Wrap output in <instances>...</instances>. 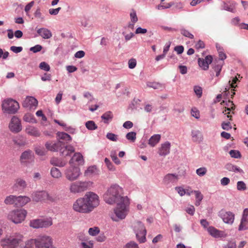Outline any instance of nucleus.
Returning a JSON list of instances; mask_svg holds the SVG:
<instances>
[{
	"instance_id": "f257e3e1",
	"label": "nucleus",
	"mask_w": 248,
	"mask_h": 248,
	"mask_svg": "<svg viewBox=\"0 0 248 248\" xmlns=\"http://www.w3.org/2000/svg\"><path fill=\"white\" fill-rule=\"evenodd\" d=\"M100 203L99 196L93 192H87L85 195L78 199L73 203L74 211L81 213H89Z\"/></svg>"
},
{
	"instance_id": "f03ea898",
	"label": "nucleus",
	"mask_w": 248,
	"mask_h": 248,
	"mask_svg": "<svg viewBox=\"0 0 248 248\" xmlns=\"http://www.w3.org/2000/svg\"><path fill=\"white\" fill-rule=\"evenodd\" d=\"M122 188L118 185H111L103 195L105 202L109 204L121 202L124 197L121 196Z\"/></svg>"
},
{
	"instance_id": "7ed1b4c3",
	"label": "nucleus",
	"mask_w": 248,
	"mask_h": 248,
	"mask_svg": "<svg viewBox=\"0 0 248 248\" xmlns=\"http://www.w3.org/2000/svg\"><path fill=\"white\" fill-rule=\"evenodd\" d=\"M0 245L3 248H22L24 246V237L18 233H13L1 239Z\"/></svg>"
},
{
	"instance_id": "20e7f679",
	"label": "nucleus",
	"mask_w": 248,
	"mask_h": 248,
	"mask_svg": "<svg viewBox=\"0 0 248 248\" xmlns=\"http://www.w3.org/2000/svg\"><path fill=\"white\" fill-rule=\"evenodd\" d=\"M129 203V199L126 196L117 202V206L114 209V215H111V218L114 221L124 219L128 213Z\"/></svg>"
},
{
	"instance_id": "39448f33",
	"label": "nucleus",
	"mask_w": 248,
	"mask_h": 248,
	"mask_svg": "<svg viewBox=\"0 0 248 248\" xmlns=\"http://www.w3.org/2000/svg\"><path fill=\"white\" fill-rule=\"evenodd\" d=\"M64 175L67 180L73 182L79 178L81 172L79 167L70 165L64 170Z\"/></svg>"
},
{
	"instance_id": "423d86ee",
	"label": "nucleus",
	"mask_w": 248,
	"mask_h": 248,
	"mask_svg": "<svg viewBox=\"0 0 248 248\" xmlns=\"http://www.w3.org/2000/svg\"><path fill=\"white\" fill-rule=\"evenodd\" d=\"M19 108V106L16 101L8 98L5 99L2 104V108L4 112L8 114H15Z\"/></svg>"
},
{
	"instance_id": "0eeeda50",
	"label": "nucleus",
	"mask_w": 248,
	"mask_h": 248,
	"mask_svg": "<svg viewBox=\"0 0 248 248\" xmlns=\"http://www.w3.org/2000/svg\"><path fill=\"white\" fill-rule=\"evenodd\" d=\"M133 228L138 241L140 243L145 242L146 241V230L144 224L140 221H136L134 223Z\"/></svg>"
},
{
	"instance_id": "6e6552de",
	"label": "nucleus",
	"mask_w": 248,
	"mask_h": 248,
	"mask_svg": "<svg viewBox=\"0 0 248 248\" xmlns=\"http://www.w3.org/2000/svg\"><path fill=\"white\" fill-rule=\"evenodd\" d=\"M35 248H55L52 245V239L49 236L42 235L35 239Z\"/></svg>"
},
{
	"instance_id": "1a4fd4ad",
	"label": "nucleus",
	"mask_w": 248,
	"mask_h": 248,
	"mask_svg": "<svg viewBox=\"0 0 248 248\" xmlns=\"http://www.w3.org/2000/svg\"><path fill=\"white\" fill-rule=\"evenodd\" d=\"M32 200L38 202L41 201L54 202L56 198L49 194L46 191H35L31 195Z\"/></svg>"
},
{
	"instance_id": "9d476101",
	"label": "nucleus",
	"mask_w": 248,
	"mask_h": 248,
	"mask_svg": "<svg viewBox=\"0 0 248 248\" xmlns=\"http://www.w3.org/2000/svg\"><path fill=\"white\" fill-rule=\"evenodd\" d=\"M27 215V212L24 209L16 210L11 211L8 218L15 223H19L23 221Z\"/></svg>"
},
{
	"instance_id": "9b49d317",
	"label": "nucleus",
	"mask_w": 248,
	"mask_h": 248,
	"mask_svg": "<svg viewBox=\"0 0 248 248\" xmlns=\"http://www.w3.org/2000/svg\"><path fill=\"white\" fill-rule=\"evenodd\" d=\"M51 217L33 219L30 221V226L33 228H47L52 225Z\"/></svg>"
},
{
	"instance_id": "f8f14e48",
	"label": "nucleus",
	"mask_w": 248,
	"mask_h": 248,
	"mask_svg": "<svg viewBox=\"0 0 248 248\" xmlns=\"http://www.w3.org/2000/svg\"><path fill=\"white\" fill-rule=\"evenodd\" d=\"M88 186V183L86 181H77L70 184L69 190L72 193L78 194L86 190Z\"/></svg>"
},
{
	"instance_id": "ddd939ff",
	"label": "nucleus",
	"mask_w": 248,
	"mask_h": 248,
	"mask_svg": "<svg viewBox=\"0 0 248 248\" xmlns=\"http://www.w3.org/2000/svg\"><path fill=\"white\" fill-rule=\"evenodd\" d=\"M9 128L13 133L19 132L22 130V125L20 119L16 116H13L9 123Z\"/></svg>"
},
{
	"instance_id": "4468645a",
	"label": "nucleus",
	"mask_w": 248,
	"mask_h": 248,
	"mask_svg": "<svg viewBox=\"0 0 248 248\" xmlns=\"http://www.w3.org/2000/svg\"><path fill=\"white\" fill-rule=\"evenodd\" d=\"M178 175L168 173L164 177L162 182L166 187H170L178 182Z\"/></svg>"
},
{
	"instance_id": "2eb2a0df",
	"label": "nucleus",
	"mask_w": 248,
	"mask_h": 248,
	"mask_svg": "<svg viewBox=\"0 0 248 248\" xmlns=\"http://www.w3.org/2000/svg\"><path fill=\"white\" fill-rule=\"evenodd\" d=\"M219 216L225 223L231 224L234 221V215L231 212L222 210L219 212Z\"/></svg>"
},
{
	"instance_id": "dca6fc26",
	"label": "nucleus",
	"mask_w": 248,
	"mask_h": 248,
	"mask_svg": "<svg viewBox=\"0 0 248 248\" xmlns=\"http://www.w3.org/2000/svg\"><path fill=\"white\" fill-rule=\"evenodd\" d=\"M57 139L58 141L60 142L61 146L64 145L65 143H67L72 140V137L69 134L63 132H57Z\"/></svg>"
},
{
	"instance_id": "f3484780",
	"label": "nucleus",
	"mask_w": 248,
	"mask_h": 248,
	"mask_svg": "<svg viewBox=\"0 0 248 248\" xmlns=\"http://www.w3.org/2000/svg\"><path fill=\"white\" fill-rule=\"evenodd\" d=\"M71 166H78L84 163V159L82 155L79 153H76L69 161Z\"/></svg>"
},
{
	"instance_id": "a211bd4d",
	"label": "nucleus",
	"mask_w": 248,
	"mask_h": 248,
	"mask_svg": "<svg viewBox=\"0 0 248 248\" xmlns=\"http://www.w3.org/2000/svg\"><path fill=\"white\" fill-rule=\"evenodd\" d=\"M213 61V58L211 55L206 56L205 59L199 58L198 64L199 66L204 70H206L209 68V64H210Z\"/></svg>"
},
{
	"instance_id": "6ab92c4d",
	"label": "nucleus",
	"mask_w": 248,
	"mask_h": 248,
	"mask_svg": "<svg viewBox=\"0 0 248 248\" xmlns=\"http://www.w3.org/2000/svg\"><path fill=\"white\" fill-rule=\"evenodd\" d=\"M34 159V155L32 152L31 150H27L22 153L20 156V161L21 163H27L31 162Z\"/></svg>"
},
{
	"instance_id": "aec40b11",
	"label": "nucleus",
	"mask_w": 248,
	"mask_h": 248,
	"mask_svg": "<svg viewBox=\"0 0 248 248\" xmlns=\"http://www.w3.org/2000/svg\"><path fill=\"white\" fill-rule=\"evenodd\" d=\"M61 144L58 141L57 142H52L51 141H47L45 144L46 149L51 152H57L60 151L61 147Z\"/></svg>"
},
{
	"instance_id": "412c9836",
	"label": "nucleus",
	"mask_w": 248,
	"mask_h": 248,
	"mask_svg": "<svg viewBox=\"0 0 248 248\" xmlns=\"http://www.w3.org/2000/svg\"><path fill=\"white\" fill-rule=\"evenodd\" d=\"M59 151L63 156H69L75 152V148L71 145H63L61 146Z\"/></svg>"
},
{
	"instance_id": "4be33fe9",
	"label": "nucleus",
	"mask_w": 248,
	"mask_h": 248,
	"mask_svg": "<svg viewBox=\"0 0 248 248\" xmlns=\"http://www.w3.org/2000/svg\"><path fill=\"white\" fill-rule=\"evenodd\" d=\"M170 144L169 142H166L161 144L159 148L158 153L160 156H166L170 153Z\"/></svg>"
},
{
	"instance_id": "5701e85b",
	"label": "nucleus",
	"mask_w": 248,
	"mask_h": 248,
	"mask_svg": "<svg viewBox=\"0 0 248 248\" xmlns=\"http://www.w3.org/2000/svg\"><path fill=\"white\" fill-rule=\"evenodd\" d=\"M38 104V101L32 96H27L23 103L24 107H36Z\"/></svg>"
},
{
	"instance_id": "b1692460",
	"label": "nucleus",
	"mask_w": 248,
	"mask_h": 248,
	"mask_svg": "<svg viewBox=\"0 0 248 248\" xmlns=\"http://www.w3.org/2000/svg\"><path fill=\"white\" fill-rule=\"evenodd\" d=\"M27 184L26 181L22 178H17L13 186V189L17 191L18 189H23L27 187Z\"/></svg>"
},
{
	"instance_id": "393cba45",
	"label": "nucleus",
	"mask_w": 248,
	"mask_h": 248,
	"mask_svg": "<svg viewBox=\"0 0 248 248\" xmlns=\"http://www.w3.org/2000/svg\"><path fill=\"white\" fill-rule=\"evenodd\" d=\"M208 232L212 236L215 238H219L224 236V232L217 230L215 228L210 226L207 228Z\"/></svg>"
},
{
	"instance_id": "a878e982",
	"label": "nucleus",
	"mask_w": 248,
	"mask_h": 248,
	"mask_svg": "<svg viewBox=\"0 0 248 248\" xmlns=\"http://www.w3.org/2000/svg\"><path fill=\"white\" fill-rule=\"evenodd\" d=\"M229 3V4L225 2H223L222 5V9L232 12V13H235V7L236 5V2L234 1H230Z\"/></svg>"
},
{
	"instance_id": "bb28decb",
	"label": "nucleus",
	"mask_w": 248,
	"mask_h": 248,
	"mask_svg": "<svg viewBox=\"0 0 248 248\" xmlns=\"http://www.w3.org/2000/svg\"><path fill=\"white\" fill-rule=\"evenodd\" d=\"M31 199L27 196H16V206H23L30 202Z\"/></svg>"
},
{
	"instance_id": "cd10ccee",
	"label": "nucleus",
	"mask_w": 248,
	"mask_h": 248,
	"mask_svg": "<svg viewBox=\"0 0 248 248\" xmlns=\"http://www.w3.org/2000/svg\"><path fill=\"white\" fill-rule=\"evenodd\" d=\"M37 32L44 39H49L52 37L51 32L46 28L39 29Z\"/></svg>"
},
{
	"instance_id": "c85d7f7f",
	"label": "nucleus",
	"mask_w": 248,
	"mask_h": 248,
	"mask_svg": "<svg viewBox=\"0 0 248 248\" xmlns=\"http://www.w3.org/2000/svg\"><path fill=\"white\" fill-rule=\"evenodd\" d=\"M225 168L226 170L230 171L239 172L241 174L244 173L243 170H242L240 168L231 163H227L225 165Z\"/></svg>"
},
{
	"instance_id": "c756f323",
	"label": "nucleus",
	"mask_w": 248,
	"mask_h": 248,
	"mask_svg": "<svg viewBox=\"0 0 248 248\" xmlns=\"http://www.w3.org/2000/svg\"><path fill=\"white\" fill-rule=\"evenodd\" d=\"M98 174V170L95 166L89 167L84 172V175L91 177Z\"/></svg>"
},
{
	"instance_id": "7c9ffc66",
	"label": "nucleus",
	"mask_w": 248,
	"mask_h": 248,
	"mask_svg": "<svg viewBox=\"0 0 248 248\" xmlns=\"http://www.w3.org/2000/svg\"><path fill=\"white\" fill-rule=\"evenodd\" d=\"M26 132L30 135L39 137L40 133L37 128L32 126H28L25 129Z\"/></svg>"
},
{
	"instance_id": "2f4dec72",
	"label": "nucleus",
	"mask_w": 248,
	"mask_h": 248,
	"mask_svg": "<svg viewBox=\"0 0 248 248\" xmlns=\"http://www.w3.org/2000/svg\"><path fill=\"white\" fill-rule=\"evenodd\" d=\"M113 117L112 113L108 111L104 113L101 118L105 124H108L112 121Z\"/></svg>"
},
{
	"instance_id": "473e14b6",
	"label": "nucleus",
	"mask_w": 248,
	"mask_h": 248,
	"mask_svg": "<svg viewBox=\"0 0 248 248\" xmlns=\"http://www.w3.org/2000/svg\"><path fill=\"white\" fill-rule=\"evenodd\" d=\"M161 136L159 134H155L152 136L149 139L148 144L152 146H155L160 140Z\"/></svg>"
},
{
	"instance_id": "72a5a7b5",
	"label": "nucleus",
	"mask_w": 248,
	"mask_h": 248,
	"mask_svg": "<svg viewBox=\"0 0 248 248\" xmlns=\"http://www.w3.org/2000/svg\"><path fill=\"white\" fill-rule=\"evenodd\" d=\"M189 187H187V195H190L192 193L195 194V198L196 200H198L200 201H202L203 199V195L202 194L201 192L199 190H194L192 191L190 189H189Z\"/></svg>"
},
{
	"instance_id": "f704fd0d",
	"label": "nucleus",
	"mask_w": 248,
	"mask_h": 248,
	"mask_svg": "<svg viewBox=\"0 0 248 248\" xmlns=\"http://www.w3.org/2000/svg\"><path fill=\"white\" fill-rule=\"evenodd\" d=\"M191 135L193 140L198 142L202 141V134L200 131L193 130L191 133Z\"/></svg>"
},
{
	"instance_id": "c9c22d12",
	"label": "nucleus",
	"mask_w": 248,
	"mask_h": 248,
	"mask_svg": "<svg viewBox=\"0 0 248 248\" xmlns=\"http://www.w3.org/2000/svg\"><path fill=\"white\" fill-rule=\"evenodd\" d=\"M51 164L59 167H64L66 165V162L64 161H62L60 159H58L56 157H53L50 160Z\"/></svg>"
},
{
	"instance_id": "e433bc0d",
	"label": "nucleus",
	"mask_w": 248,
	"mask_h": 248,
	"mask_svg": "<svg viewBox=\"0 0 248 248\" xmlns=\"http://www.w3.org/2000/svg\"><path fill=\"white\" fill-rule=\"evenodd\" d=\"M4 203L6 204H15L16 206V196L15 195H10L6 197L4 200Z\"/></svg>"
},
{
	"instance_id": "4c0bfd02",
	"label": "nucleus",
	"mask_w": 248,
	"mask_h": 248,
	"mask_svg": "<svg viewBox=\"0 0 248 248\" xmlns=\"http://www.w3.org/2000/svg\"><path fill=\"white\" fill-rule=\"evenodd\" d=\"M50 174L52 177L55 178H59L62 176V173L60 170L55 167L51 168L50 170Z\"/></svg>"
},
{
	"instance_id": "58836bf2",
	"label": "nucleus",
	"mask_w": 248,
	"mask_h": 248,
	"mask_svg": "<svg viewBox=\"0 0 248 248\" xmlns=\"http://www.w3.org/2000/svg\"><path fill=\"white\" fill-rule=\"evenodd\" d=\"M147 86L149 87L152 88L154 89H160L161 90L164 88V86L158 82H149L147 83Z\"/></svg>"
},
{
	"instance_id": "ea45409f",
	"label": "nucleus",
	"mask_w": 248,
	"mask_h": 248,
	"mask_svg": "<svg viewBox=\"0 0 248 248\" xmlns=\"http://www.w3.org/2000/svg\"><path fill=\"white\" fill-rule=\"evenodd\" d=\"M85 126L89 130H94L97 128V125L93 121H88L86 122Z\"/></svg>"
},
{
	"instance_id": "a19ab883",
	"label": "nucleus",
	"mask_w": 248,
	"mask_h": 248,
	"mask_svg": "<svg viewBox=\"0 0 248 248\" xmlns=\"http://www.w3.org/2000/svg\"><path fill=\"white\" fill-rule=\"evenodd\" d=\"M34 16L35 18L38 19L41 22L45 20V16L42 14L40 8L39 7L34 12Z\"/></svg>"
},
{
	"instance_id": "79ce46f5",
	"label": "nucleus",
	"mask_w": 248,
	"mask_h": 248,
	"mask_svg": "<svg viewBox=\"0 0 248 248\" xmlns=\"http://www.w3.org/2000/svg\"><path fill=\"white\" fill-rule=\"evenodd\" d=\"M125 137L127 140L133 142L136 139V133L135 132H129L126 135Z\"/></svg>"
},
{
	"instance_id": "37998d69",
	"label": "nucleus",
	"mask_w": 248,
	"mask_h": 248,
	"mask_svg": "<svg viewBox=\"0 0 248 248\" xmlns=\"http://www.w3.org/2000/svg\"><path fill=\"white\" fill-rule=\"evenodd\" d=\"M80 246L81 248H93V243L92 241L82 242Z\"/></svg>"
},
{
	"instance_id": "c03bdc74",
	"label": "nucleus",
	"mask_w": 248,
	"mask_h": 248,
	"mask_svg": "<svg viewBox=\"0 0 248 248\" xmlns=\"http://www.w3.org/2000/svg\"><path fill=\"white\" fill-rule=\"evenodd\" d=\"M100 232L98 227L90 228L88 230L89 234L92 236H95L97 235Z\"/></svg>"
},
{
	"instance_id": "a18cd8bd",
	"label": "nucleus",
	"mask_w": 248,
	"mask_h": 248,
	"mask_svg": "<svg viewBox=\"0 0 248 248\" xmlns=\"http://www.w3.org/2000/svg\"><path fill=\"white\" fill-rule=\"evenodd\" d=\"M237 189L239 191H244L247 189L246 184L242 181H238L237 183Z\"/></svg>"
},
{
	"instance_id": "49530a36",
	"label": "nucleus",
	"mask_w": 248,
	"mask_h": 248,
	"mask_svg": "<svg viewBox=\"0 0 248 248\" xmlns=\"http://www.w3.org/2000/svg\"><path fill=\"white\" fill-rule=\"evenodd\" d=\"M130 16L131 21L134 23H136L138 21V18L137 16L136 12L135 10H132L130 13Z\"/></svg>"
},
{
	"instance_id": "de8ad7c7",
	"label": "nucleus",
	"mask_w": 248,
	"mask_h": 248,
	"mask_svg": "<svg viewBox=\"0 0 248 248\" xmlns=\"http://www.w3.org/2000/svg\"><path fill=\"white\" fill-rule=\"evenodd\" d=\"M39 68L45 71H49L50 69L49 65L46 62H43L39 64Z\"/></svg>"
},
{
	"instance_id": "09e8293b",
	"label": "nucleus",
	"mask_w": 248,
	"mask_h": 248,
	"mask_svg": "<svg viewBox=\"0 0 248 248\" xmlns=\"http://www.w3.org/2000/svg\"><path fill=\"white\" fill-rule=\"evenodd\" d=\"M194 91L198 98L202 96V90L200 86H195L194 87Z\"/></svg>"
},
{
	"instance_id": "8fccbe9b",
	"label": "nucleus",
	"mask_w": 248,
	"mask_h": 248,
	"mask_svg": "<svg viewBox=\"0 0 248 248\" xmlns=\"http://www.w3.org/2000/svg\"><path fill=\"white\" fill-rule=\"evenodd\" d=\"M229 154L232 157L235 158H239L241 157V154L240 152L237 150H231Z\"/></svg>"
},
{
	"instance_id": "3c124183",
	"label": "nucleus",
	"mask_w": 248,
	"mask_h": 248,
	"mask_svg": "<svg viewBox=\"0 0 248 248\" xmlns=\"http://www.w3.org/2000/svg\"><path fill=\"white\" fill-rule=\"evenodd\" d=\"M223 62L221 63H218L217 65H216L214 67V70L216 72V76L218 77L220 75V71L222 69V64Z\"/></svg>"
},
{
	"instance_id": "603ef678",
	"label": "nucleus",
	"mask_w": 248,
	"mask_h": 248,
	"mask_svg": "<svg viewBox=\"0 0 248 248\" xmlns=\"http://www.w3.org/2000/svg\"><path fill=\"white\" fill-rule=\"evenodd\" d=\"M221 127L223 129L228 131L232 128V126L229 122H223L221 124Z\"/></svg>"
},
{
	"instance_id": "864d4df0",
	"label": "nucleus",
	"mask_w": 248,
	"mask_h": 248,
	"mask_svg": "<svg viewBox=\"0 0 248 248\" xmlns=\"http://www.w3.org/2000/svg\"><path fill=\"white\" fill-rule=\"evenodd\" d=\"M104 162L106 164L108 169L110 170L113 171L115 170L113 164L111 163L110 161L108 158H105L104 160Z\"/></svg>"
},
{
	"instance_id": "5fc2aeb1",
	"label": "nucleus",
	"mask_w": 248,
	"mask_h": 248,
	"mask_svg": "<svg viewBox=\"0 0 248 248\" xmlns=\"http://www.w3.org/2000/svg\"><path fill=\"white\" fill-rule=\"evenodd\" d=\"M34 4V1H31L30 3H29L28 4H27L25 7V12H26V15L29 16V12L31 8L32 7V6Z\"/></svg>"
},
{
	"instance_id": "6e6d98bb",
	"label": "nucleus",
	"mask_w": 248,
	"mask_h": 248,
	"mask_svg": "<svg viewBox=\"0 0 248 248\" xmlns=\"http://www.w3.org/2000/svg\"><path fill=\"white\" fill-rule=\"evenodd\" d=\"M117 135L112 133H108L106 135V137L108 139L113 141H116L117 140Z\"/></svg>"
},
{
	"instance_id": "4d7b16f0",
	"label": "nucleus",
	"mask_w": 248,
	"mask_h": 248,
	"mask_svg": "<svg viewBox=\"0 0 248 248\" xmlns=\"http://www.w3.org/2000/svg\"><path fill=\"white\" fill-rule=\"evenodd\" d=\"M175 189L181 196H184L186 193L185 189L182 186H176Z\"/></svg>"
},
{
	"instance_id": "13d9d810",
	"label": "nucleus",
	"mask_w": 248,
	"mask_h": 248,
	"mask_svg": "<svg viewBox=\"0 0 248 248\" xmlns=\"http://www.w3.org/2000/svg\"><path fill=\"white\" fill-rule=\"evenodd\" d=\"M123 248H139L138 245L134 241L127 243Z\"/></svg>"
},
{
	"instance_id": "bf43d9fd",
	"label": "nucleus",
	"mask_w": 248,
	"mask_h": 248,
	"mask_svg": "<svg viewBox=\"0 0 248 248\" xmlns=\"http://www.w3.org/2000/svg\"><path fill=\"white\" fill-rule=\"evenodd\" d=\"M206 172L207 169L205 167L200 168L196 170L197 174L200 176H202L204 175Z\"/></svg>"
},
{
	"instance_id": "052dcab7",
	"label": "nucleus",
	"mask_w": 248,
	"mask_h": 248,
	"mask_svg": "<svg viewBox=\"0 0 248 248\" xmlns=\"http://www.w3.org/2000/svg\"><path fill=\"white\" fill-rule=\"evenodd\" d=\"M191 114L193 117L197 119H198L200 118V112L195 108L191 109Z\"/></svg>"
},
{
	"instance_id": "680f3d73",
	"label": "nucleus",
	"mask_w": 248,
	"mask_h": 248,
	"mask_svg": "<svg viewBox=\"0 0 248 248\" xmlns=\"http://www.w3.org/2000/svg\"><path fill=\"white\" fill-rule=\"evenodd\" d=\"M35 152L36 154L40 156L44 155L46 154L45 150L43 147H36L35 148Z\"/></svg>"
},
{
	"instance_id": "e2e57ef3",
	"label": "nucleus",
	"mask_w": 248,
	"mask_h": 248,
	"mask_svg": "<svg viewBox=\"0 0 248 248\" xmlns=\"http://www.w3.org/2000/svg\"><path fill=\"white\" fill-rule=\"evenodd\" d=\"M34 245H35V239H30L26 242L24 248H32Z\"/></svg>"
},
{
	"instance_id": "0e129e2a",
	"label": "nucleus",
	"mask_w": 248,
	"mask_h": 248,
	"mask_svg": "<svg viewBox=\"0 0 248 248\" xmlns=\"http://www.w3.org/2000/svg\"><path fill=\"white\" fill-rule=\"evenodd\" d=\"M42 49V46L40 45H36L34 46L31 47L30 48V50L31 51L33 52V53H37L38 52L40 51Z\"/></svg>"
},
{
	"instance_id": "69168bd1",
	"label": "nucleus",
	"mask_w": 248,
	"mask_h": 248,
	"mask_svg": "<svg viewBox=\"0 0 248 248\" xmlns=\"http://www.w3.org/2000/svg\"><path fill=\"white\" fill-rule=\"evenodd\" d=\"M112 159V160L115 162V164L119 165L121 163L120 160L119 159V158L117 157L116 153L114 152H111L110 155Z\"/></svg>"
},
{
	"instance_id": "338daca9",
	"label": "nucleus",
	"mask_w": 248,
	"mask_h": 248,
	"mask_svg": "<svg viewBox=\"0 0 248 248\" xmlns=\"http://www.w3.org/2000/svg\"><path fill=\"white\" fill-rule=\"evenodd\" d=\"M137 64V61L135 59H131L128 61V67L130 69L134 68Z\"/></svg>"
},
{
	"instance_id": "774afa93",
	"label": "nucleus",
	"mask_w": 248,
	"mask_h": 248,
	"mask_svg": "<svg viewBox=\"0 0 248 248\" xmlns=\"http://www.w3.org/2000/svg\"><path fill=\"white\" fill-rule=\"evenodd\" d=\"M22 49L23 48L21 46H12L10 47V50L15 53H18L21 52Z\"/></svg>"
}]
</instances>
